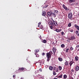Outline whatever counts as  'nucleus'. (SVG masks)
I'll return each instance as SVG.
<instances>
[{"label": "nucleus", "instance_id": "nucleus-13", "mask_svg": "<svg viewBox=\"0 0 79 79\" xmlns=\"http://www.w3.org/2000/svg\"><path fill=\"white\" fill-rule=\"evenodd\" d=\"M79 66H77L76 68V71H79Z\"/></svg>", "mask_w": 79, "mask_h": 79}, {"label": "nucleus", "instance_id": "nucleus-42", "mask_svg": "<svg viewBox=\"0 0 79 79\" xmlns=\"http://www.w3.org/2000/svg\"><path fill=\"white\" fill-rule=\"evenodd\" d=\"M41 24V23L40 22H39L38 23L39 25H40Z\"/></svg>", "mask_w": 79, "mask_h": 79}, {"label": "nucleus", "instance_id": "nucleus-14", "mask_svg": "<svg viewBox=\"0 0 79 79\" xmlns=\"http://www.w3.org/2000/svg\"><path fill=\"white\" fill-rule=\"evenodd\" d=\"M53 67H52V66H50L49 67V69H50V70H51V71H52V70H53Z\"/></svg>", "mask_w": 79, "mask_h": 79}, {"label": "nucleus", "instance_id": "nucleus-38", "mask_svg": "<svg viewBox=\"0 0 79 79\" xmlns=\"http://www.w3.org/2000/svg\"><path fill=\"white\" fill-rule=\"evenodd\" d=\"M13 78H14V77H16V75H13Z\"/></svg>", "mask_w": 79, "mask_h": 79}, {"label": "nucleus", "instance_id": "nucleus-22", "mask_svg": "<svg viewBox=\"0 0 79 79\" xmlns=\"http://www.w3.org/2000/svg\"><path fill=\"white\" fill-rule=\"evenodd\" d=\"M58 60L60 61H62L63 59L62 58H58Z\"/></svg>", "mask_w": 79, "mask_h": 79}, {"label": "nucleus", "instance_id": "nucleus-54", "mask_svg": "<svg viewBox=\"0 0 79 79\" xmlns=\"http://www.w3.org/2000/svg\"><path fill=\"white\" fill-rule=\"evenodd\" d=\"M57 71H58V70H57L56 72H57Z\"/></svg>", "mask_w": 79, "mask_h": 79}, {"label": "nucleus", "instance_id": "nucleus-28", "mask_svg": "<svg viewBox=\"0 0 79 79\" xmlns=\"http://www.w3.org/2000/svg\"><path fill=\"white\" fill-rule=\"evenodd\" d=\"M40 29H42V28H43V26H42V25H41L40 26Z\"/></svg>", "mask_w": 79, "mask_h": 79}, {"label": "nucleus", "instance_id": "nucleus-41", "mask_svg": "<svg viewBox=\"0 0 79 79\" xmlns=\"http://www.w3.org/2000/svg\"><path fill=\"white\" fill-rule=\"evenodd\" d=\"M63 8H64V7H65L66 6H65V5H63Z\"/></svg>", "mask_w": 79, "mask_h": 79}, {"label": "nucleus", "instance_id": "nucleus-49", "mask_svg": "<svg viewBox=\"0 0 79 79\" xmlns=\"http://www.w3.org/2000/svg\"><path fill=\"white\" fill-rule=\"evenodd\" d=\"M77 51H79V48L78 49Z\"/></svg>", "mask_w": 79, "mask_h": 79}, {"label": "nucleus", "instance_id": "nucleus-7", "mask_svg": "<svg viewBox=\"0 0 79 79\" xmlns=\"http://www.w3.org/2000/svg\"><path fill=\"white\" fill-rule=\"evenodd\" d=\"M56 48L54 47L52 48V51L54 53V54L55 53V52H56Z\"/></svg>", "mask_w": 79, "mask_h": 79}, {"label": "nucleus", "instance_id": "nucleus-12", "mask_svg": "<svg viewBox=\"0 0 79 79\" xmlns=\"http://www.w3.org/2000/svg\"><path fill=\"white\" fill-rule=\"evenodd\" d=\"M46 15V13L45 11H43L42 14V16H45Z\"/></svg>", "mask_w": 79, "mask_h": 79}, {"label": "nucleus", "instance_id": "nucleus-27", "mask_svg": "<svg viewBox=\"0 0 79 79\" xmlns=\"http://www.w3.org/2000/svg\"><path fill=\"white\" fill-rule=\"evenodd\" d=\"M70 49L71 51L73 50V48L72 47H70Z\"/></svg>", "mask_w": 79, "mask_h": 79}, {"label": "nucleus", "instance_id": "nucleus-8", "mask_svg": "<svg viewBox=\"0 0 79 79\" xmlns=\"http://www.w3.org/2000/svg\"><path fill=\"white\" fill-rule=\"evenodd\" d=\"M18 70L19 71H23L24 70V68L23 67L20 68Z\"/></svg>", "mask_w": 79, "mask_h": 79}, {"label": "nucleus", "instance_id": "nucleus-15", "mask_svg": "<svg viewBox=\"0 0 79 79\" xmlns=\"http://www.w3.org/2000/svg\"><path fill=\"white\" fill-rule=\"evenodd\" d=\"M56 32H61V30H59L58 29H56V30H55Z\"/></svg>", "mask_w": 79, "mask_h": 79}, {"label": "nucleus", "instance_id": "nucleus-32", "mask_svg": "<svg viewBox=\"0 0 79 79\" xmlns=\"http://www.w3.org/2000/svg\"><path fill=\"white\" fill-rule=\"evenodd\" d=\"M50 27L51 29H53V26H50Z\"/></svg>", "mask_w": 79, "mask_h": 79}, {"label": "nucleus", "instance_id": "nucleus-48", "mask_svg": "<svg viewBox=\"0 0 79 79\" xmlns=\"http://www.w3.org/2000/svg\"><path fill=\"white\" fill-rule=\"evenodd\" d=\"M77 35L78 36H79V33Z\"/></svg>", "mask_w": 79, "mask_h": 79}, {"label": "nucleus", "instance_id": "nucleus-30", "mask_svg": "<svg viewBox=\"0 0 79 79\" xmlns=\"http://www.w3.org/2000/svg\"><path fill=\"white\" fill-rule=\"evenodd\" d=\"M54 13H55V14L56 13H58V10H55Z\"/></svg>", "mask_w": 79, "mask_h": 79}, {"label": "nucleus", "instance_id": "nucleus-51", "mask_svg": "<svg viewBox=\"0 0 79 79\" xmlns=\"http://www.w3.org/2000/svg\"><path fill=\"white\" fill-rule=\"evenodd\" d=\"M71 79H74V78H72Z\"/></svg>", "mask_w": 79, "mask_h": 79}, {"label": "nucleus", "instance_id": "nucleus-4", "mask_svg": "<svg viewBox=\"0 0 79 79\" xmlns=\"http://www.w3.org/2000/svg\"><path fill=\"white\" fill-rule=\"evenodd\" d=\"M68 17L70 19H72V18H73V15L72 14V13H70L69 14Z\"/></svg>", "mask_w": 79, "mask_h": 79}, {"label": "nucleus", "instance_id": "nucleus-1", "mask_svg": "<svg viewBox=\"0 0 79 79\" xmlns=\"http://www.w3.org/2000/svg\"><path fill=\"white\" fill-rule=\"evenodd\" d=\"M47 16L48 17L52 16L55 18L56 17V14H55V12H52V11H50L47 13Z\"/></svg>", "mask_w": 79, "mask_h": 79}, {"label": "nucleus", "instance_id": "nucleus-24", "mask_svg": "<svg viewBox=\"0 0 79 79\" xmlns=\"http://www.w3.org/2000/svg\"><path fill=\"white\" fill-rule=\"evenodd\" d=\"M43 43H45L47 42V40H44L43 41Z\"/></svg>", "mask_w": 79, "mask_h": 79}, {"label": "nucleus", "instance_id": "nucleus-31", "mask_svg": "<svg viewBox=\"0 0 79 79\" xmlns=\"http://www.w3.org/2000/svg\"><path fill=\"white\" fill-rule=\"evenodd\" d=\"M45 55V53L44 52H43L42 53V55L43 56H44V55Z\"/></svg>", "mask_w": 79, "mask_h": 79}, {"label": "nucleus", "instance_id": "nucleus-23", "mask_svg": "<svg viewBox=\"0 0 79 79\" xmlns=\"http://www.w3.org/2000/svg\"><path fill=\"white\" fill-rule=\"evenodd\" d=\"M59 70H61V69H62V67L61 66H59Z\"/></svg>", "mask_w": 79, "mask_h": 79}, {"label": "nucleus", "instance_id": "nucleus-9", "mask_svg": "<svg viewBox=\"0 0 79 79\" xmlns=\"http://www.w3.org/2000/svg\"><path fill=\"white\" fill-rule=\"evenodd\" d=\"M69 3H73V2H75L76 0H69Z\"/></svg>", "mask_w": 79, "mask_h": 79}, {"label": "nucleus", "instance_id": "nucleus-17", "mask_svg": "<svg viewBox=\"0 0 79 79\" xmlns=\"http://www.w3.org/2000/svg\"><path fill=\"white\" fill-rule=\"evenodd\" d=\"M35 53H37L39 52V49H36L35 50Z\"/></svg>", "mask_w": 79, "mask_h": 79}, {"label": "nucleus", "instance_id": "nucleus-26", "mask_svg": "<svg viewBox=\"0 0 79 79\" xmlns=\"http://www.w3.org/2000/svg\"><path fill=\"white\" fill-rule=\"evenodd\" d=\"M69 50V48H68V49H66V50L65 52L66 53H68V50Z\"/></svg>", "mask_w": 79, "mask_h": 79}, {"label": "nucleus", "instance_id": "nucleus-43", "mask_svg": "<svg viewBox=\"0 0 79 79\" xmlns=\"http://www.w3.org/2000/svg\"><path fill=\"white\" fill-rule=\"evenodd\" d=\"M40 71H42V69H39Z\"/></svg>", "mask_w": 79, "mask_h": 79}, {"label": "nucleus", "instance_id": "nucleus-3", "mask_svg": "<svg viewBox=\"0 0 79 79\" xmlns=\"http://www.w3.org/2000/svg\"><path fill=\"white\" fill-rule=\"evenodd\" d=\"M51 20H52V23H53V24H54V25H55V26H57L58 25V23L54 21V20L52 18H51Z\"/></svg>", "mask_w": 79, "mask_h": 79}, {"label": "nucleus", "instance_id": "nucleus-16", "mask_svg": "<svg viewBox=\"0 0 79 79\" xmlns=\"http://www.w3.org/2000/svg\"><path fill=\"white\" fill-rule=\"evenodd\" d=\"M66 62L64 63V64L66 66H68V62L66 60Z\"/></svg>", "mask_w": 79, "mask_h": 79}, {"label": "nucleus", "instance_id": "nucleus-10", "mask_svg": "<svg viewBox=\"0 0 79 79\" xmlns=\"http://www.w3.org/2000/svg\"><path fill=\"white\" fill-rule=\"evenodd\" d=\"M50 24L52 26H54V25L53 24V23L52 22V20H51V23H50Z\"/></svg>", "mask_w": 79, "mask_h": 79}, {"label": "nucleus", "instance_id": "nucleus-36", "mask_svg": "<svg viewBox=\"0 0 79 79\" xmlns=\"http://www.w3.org/2000/svg\"><path fill=\"white\" fill-rule=\"evenodd\" d=\"M64 8V9H65V10H66L68 9V8H67V7H66V6Z\"/></svg>", "mask_w": 79, "mask_h": 79}, {"label": "nucleus", "instance_id": "nucleus-44", "mask_svg": "<svg viewBox=\"0 0 79 79\" xmlns=\"http://www.w3.org/2000/svg\"><path fill=\"white\" fill-rule=\"evenodd\" d=\"M71 71H72V72H74V70H73V69H72V70H71Z\"/></svg>", "mask_w": 79, "mask_h": 79}, {"label": "nucleus", "instance_id": "nucleus-11", "mask_svg": "<svg viewBox=\"0 0 79 79\" xmlns=\"http://www.w3.org/2000/svg\"><path fill=\"white\" fill-rule=\"evenodd\" d=\"M75 27H76V28L79 31V26L75 25Z\"/></svg>", "mask_w": 79, "mask_h": 79}, {"label": "nucleus", "instance_id": "nucleus-19", "mask_svg": "<svg viewBox=\"0 0 79 79\" xmlns=\"http://www.w3.org/2000/svg\"><path fill=\"white\" fill-rule=\"evenodd\" d=\"M61 47H62V48H64V47H65V45H64V44H62L61 45Z\"/></svg>", "mask_w": 79, "mask_h": 79}, {"label": "nucleus", "instance_id": "nucleus-45", "mask_svg": "<svg viewBox=\"0 0 79 79\" xmlns=\"http://www.w3.org/2000/svg\"><path fill=\"white\" fill-rule=\"evenodd\" d=\"M39 38H40V39H41V38H42L41 35H40V37H39Z\"/></svg>", "mask_w": 79, "mask_h": 79}, {"label": "nucleus", "instance_id": "nucleus-21", "mask_svg": "<svg viewBox=\"0 0 79 79\" xmlns=\"http://www.w3.org/2000/svg\"><path fill=\"white\" fill-rule=\"evenodd\" d=\"M71 23H69L68 24V27H71Z\"/></svg>", "mask_w": 79, "mask_h": 79}, {"label": "nucleus", "instance_id": "nucleus-50", "mask_svg": "<svg viewBox=\"0 0 79 79\" xmlns=\"http://www.w3.org/2000/svg\"><path fill=\"white\" fill-rule=\"evenodd\" d=\"M54 79H58V78H54Z\"/></svg>", "mask_w": 79, "mask_h": 79}, {"label": "nucleus", "instance_id": "nucleus-35", "mask_svg": "<svg viewBox=\"0 0 79 79\" xmlns=\"http://www.w3.org/2000/svg\"><path fill=\"white\" fill-rule=\"evenodd\" d=\"M61 35H64V32H63V31L61 32Z\"/></svg>", "mask_w": 79, "mask_h": 79}, {"label": "nucleus", "instance_id": "nucleus-53", "mask_svg": "<svg viewBox=\"0 0 79 79\" xmlns=\"http://www.w3.org/2000/svg\"><path fill=\"white\" fill-rule=\"evenodd\" d=\"M77 79H79V78H77Z\"/></svg>", "mask_w": 79, "mask_h": 79}, {"label": "nucleus", "instance_id": "nucleus-33", "mask_svg": "<svg viewBox=\"0 0 79 79\" xmlns=\"http://www.w3.org/2000/svg\"><path fill=\"white\" fill-rule=\"evenodd\" d=\"M48 7V5H46L45 7H44V8H47V7Z\"/></svg>", "mask_w": 79, "mask_h": 79}, {"label": "nucleus", "instance_id": "nucleus-25", "mask_svg": "<svg viewBox=\"0 0 79 79\" xmlns=\"http://www.w3.org/2000/svg\"><path fill=\"white\" fill-rule=\"evenodd\" d=\"M62 76H63V75L61 74L60 76L58 77H59V78H62Z\"/></svg>", "mask_w": 79, "mask_h": 79}, {"label": "nucleus", "instance_id": "nucleus-39", "mask_svg": "<svg viewBox=\"0 0 79 79\" xmlns=\"http://www.w3.org/2000/svg\"><path fill=\"white\" fill-rule=\"evenodd\" d=\"M76 32H77V34L78 33H79V31H77Z\"/></svg>", "mask_w": 79, "mask_h": 79}, {"label": "nucleus", "instance_id": "nucleus-40", "mask_svg": "<svg viewBox=\"0 0 79 79\" xmlns=\"http://www.w3.org/2000/svg\"><path fill=\"white\" fill-rule=\"evenodd\" d=\"M76 47L77 48H79V45H77V46H76Z\"/></svg>", "mask_w": 79, "mask_h": 79}, {"label": "nucleus", "instance_id": "nucleus-5", "mask_svg": "<svg viewBox=\"0 0 79 79\" xmlns=\"http://www.w3.org/2000/svg\"><path fill=\"white\" fill-rule=\"evenodd\" d=\"M76 39V37L74 36H72L71 37V39H69V40H74Z\"/></svg>", "mask_w": 79, "mask_h": 79}, {"label": "nucleus", "instance_id": "nucleus-2", "mask_svg": "<svg viewBox=\"0 0 79 79\" xmlns=\"http://www.w3.org/2000/svg\"><path fill=\"white\" fill-rule=\"evenodd\" d=\"M53 55V52L51 51H50L49 52L47 53V55L46 56L47 58V61H49L50 60V58L52 57V55Z\"/></svg>", "mask_w": 79, "mask_h": 79}, {"label": "nucleus", "instance_id": "nucleus-34", "mask_svg": "<svg viewBox=\"0 0 79 79\" xmlns=\"http://www.w3.org/2000/svg\"><path fill=\"white\" fill-rule=\"evenodd\" d=\"M69 31H70V32H73V30H70Z\"/></svg>", "mask_w": 79, "mask_h": 79}, {"label": "nucleus", "instance_id": "nucleus-47", "mask_svg": "<svg viewBox=\"0 0 79 79\" xmlns=\"http://www.w3.org/2000/svg\"><path fill=\"white\" fill-rule=\"evenodd\" d=\"M40 27V25H38V27Z\"/></svg>", "mask_w": 79, "mask_h": 79}, {"label": "nucleus", "instance_id": "nucleus-29", "mask_svg": "<svg viewBox=\"0 0 79 79\" xmlns=\"http://www.w3.org/2000/svg\"><path fill=\"white\" fill-rule=\"evenodd\" d=\"M53 75H55L56 74V73H55V72H53Z\"/></svg>", "mask_w": 79, "mask_h": 79}, {"label": "nucleus", "instance_id": "nucleus-6", "mask_svg": "<svg viewBox=\"0 0 79 79\" xmlns=\"http://www.w3.org/2000/svg\"><path fill=\"white\" fill-rule=\"evenodd\" d=\"M74 63V62L73 61V60H72V61H70V63H69V64L70 66H71L72 65V64H73Z\"/></svg>", "mask_w": 79, "mask_h": 79}, {"label": "nucleus", "instance_id": "nucleus-52", "mask_svg": "<svg viewBox=\"0 0 79 79\" xmlns=\"http://www.w3.org/2000/svg\"><path fill=\"white\" fill-rule=\"evenodd\" d=\"M56 43L57 42V41H56Z\"/></svg>", "mask_w": 79, "mask_h": 79}, {"label": "nucleus", "instance_id": "nucleus-37", "mask_svg": "<svg viewBox=\"0 0 79 79\" xmlns=\"http://www.w3.org/2000/svg\"><path fill=\"white\" fill-rule=\"evenodd\" d=\"M56 67H53V69H54V70H56Z\"/></svg>", "mask_w": 79, "mask_h": 79}, {"label": "nucleus", "instance_id": "nucleus-46", "mask_svg": "<svg viewBox=\"0 0 79 79\" xmlns=\"http://www.w3.org/2000/svg\"><path fill=\"white\" fill-rule=\"evenodd\" d=\"M24 78L23 77H21V78H20V79H23Z\"/></svg>", "mask_w": 79, "mask_h": 79}, {"label": "nucleus", "instance_id": "nucleus-20", "mask_svg": "<svg viewBox=\"0 0 79 79\" xmlns=\"http://www.w3.org/2000/svg\"><path fill=\"white\" fill-rule=\"evenodd\" d=\"M67 78V75H64V79H66Z\"/></svg>", "mask_w": 79, "mask_h": 79}, {"label": "nucleus", "instance_id": "nucleus-18", "mask_svg": "<svg viewBox=\"0 0 79 79\" xmlns=\"http://www.w3.org/2000/svg\"><path fill=\"white\" fill-rule=\"evenodd\" d=\"M79 59V58H78V57L77 56H76L75 57V60L76 61L78 60Z\"/></svg>", "mask_w": 79, "mask_h": 79}]
</instances>
